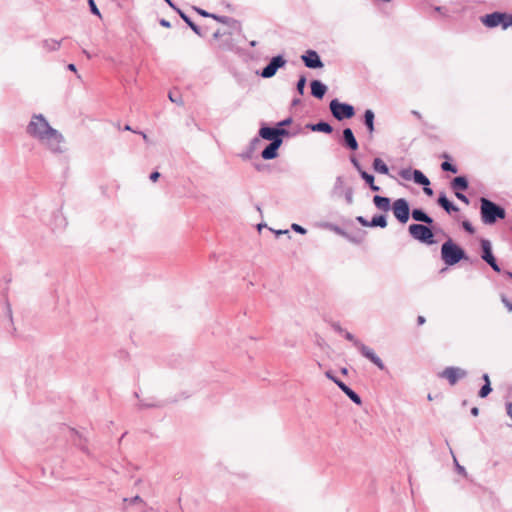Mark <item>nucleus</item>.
Segmentation results:
<instances>
[{
	"instance_id": "1",
	"label": "nucleus",
	"mask_w": 512,
	"mask_h": 512,
	"mask_svg": "<svg viewBox=\"0 0 512 512\" xmlns=\"http://www.w3.org/2000/svg\"><path fill=\"white\" fill-rule=\"evenodd\" d=\"M26 133L52 154H63L67 151L64 135L53 128L43 114L31 116Z\"/></svg>"
},
{
	"instance_id": "2",
	"label": "nucleus",
	"mask_w": 512,
	"mask_h": 512,
	"mask_svg": "<svg viewBox=\"0 0 512 512\" xmlns=\"http://www.w3.org/2000/svg\"><path fill=\"white\" fill-rule=\"evenodd\" d=\"M480 216L481 221L485 225H493L497 220H502L506 217V211L495 202L482 197L480 199Z\"/></svg>"
},
{
	"instance_id": "3",
	"label": "nucleus",
	"mask_w": 512,
	"mask_h": 512,
	"mask_svg": "<svg viewBox=\"0 0 512 512\" xmlns=\"http://www.w3.org/2000/svg\"><path fill=\"white\" fill-rule=\"evenodd\" d=\"M441 258L446 265L453 266L462 259H465L466 254L462 248L449 239L442 244Z\"/></svg>"
},
{
	"instance_id": "4",
	"label": "nucleus",
	"mask_w": 512,
	"mask_h": 512,
	"mask_svg": "<svg viewBox=\"0 0 512 512\" xmlns=\"http://www.w3.org/2000/svg\"><path fill=\"white\" fill-rule=\"evenodd\" d=\"M344 337L353 343V345L359 350V352L373 364H375L380 370L385 369L383 361L376 355V353L370 347L359 341L352 333L345 331Z\"/></svg>"
},
{
	"instance_id": "5",
	"label": "nucleus",
	"mask_w": 512,
	"mask_h": 512,
	"mask_svg": "<svg viewBox=\"0 0 512 512\" xmlns=\"http://www.w3.org/2000/svg\"><path fill=\"white\" fill-rule=\"evenodd\" d=\"M329 108L334 118L338 121L352 118L355 114V110L352 105L342 103L338 99H333L330 102Z\"/></svg>"
},
{
	"instance_id": "6",
	"label": "nucleus",
	"mask_w": 512,
	"mask_h": 512,
	"mask_svg": "<svg viewBox=\"0 0 512 512\" xmlns=\"http://www.w3.org/2000/svg\"><path fill=\"white\" fill-rule=\"evenodd\" d=\"M410 235L423 243L433 244V232L432 230L423 224H411L408 228Z\"/></svg>"
},
{
	"instance_id": "7",
	"label": "nucleus",
	"mask_w": 512,
	"mask_h": 512,
	"mask_svg": "<svg viewBox=\"0 0 512 512\" xmlns=\"http://www.w3.org/2000/svg\"><path fill=\"white\" fill-rule=\"evenodd\" d=\"M392 211L399 222L406 223L409 220L410 208L406 199L399 198L395 200L392 205Z\"/></svg>"
},
{
	"instance_id": "8",
	"label": "nucleus",
	"mask_w": 512,
	"mask_h": 512,
	"mask_svg": "<svg viewBox=\"0 0 512 512\" xmlns=\"http://www.w3.org/2000/svg\"><path fill=\"white\" fill-rule=\"evenodd\" d=\"M467 371L460 367H446L440 374V377L446 379L451 386H454L459 380L467 376Z\"/></svg>"
},
{
	"instance_id": "9",
	"label": "nucleus",
	"mask_w": 512,
	"mask_h": 512,
	"mask_svg": "<svg viewBox=\"0 0 512 512\" xmlns=\"http://www.w3.org/2000/svg\"><path fill=\"white\" fill-rule=\"evenodd\" d=\"M285 64H286V60L283 58V56H281V55L275 56L270 60L268 65L262 69L260 75L263 78H271L276 74L277 70L279 68L284 67Z\"/></svg>"
},
{
	"instance_id": "10",
	"label": "nucleus",
	"mask_w": 512,
	"mask_h": 512,
	"mask_svg": "<svg viewBox=\"0 0 512 512\" xmlns=\"http://www.w3.org/2000/svg\"><path fill=\"white\" fill-rule=\"evenodd\" d=\"M508 15L500 12H493L487 14L482 18V22L485 26L493 28L501 25L504 29V23L507 22Z\"/></svg>"
},
{
	"instance_id": "11",
	"label": "nucleus",
	"mask_w": 512,
	"mask_h": 512,
	"mask_svg": "<svg viewBox=\"0 0 512 512\" xmlns=\"http://www.w3.org/2000/svg\"><path fill=\"white\" fill-rule=\"evenodd\" d=\"M301 59L304 62L305 66L310 69H318L324 66L318 53L314 50H308L305 54L301 56Z\"/></svg>"
},
{
	"instance_id": "12",
	"label": "nucleus",
	"mask_w": 512,
	"mask_h": 512,
	"mask_svg": "<svg viewBox=\"0 0 512 512\" xmlns=\"http://www.w3.org/2000/svg\"><path fill=\"white\" fill-rule=\"evenodd\" d=\"M283 142H279L275 140L274 142H270V144L261 152V157L264 160H272L278 156V149L282 145Z\"/></svg>"
},
{
	"instance_id": "13",
	"label": "nucleus",
	"mask_w": 512,
	"mask_h": 512,
	"mask_svg": "<svg viewBox=\"0 0 512 512\" xmlns=\"http://www.w3.org/2000/svg\"><path fill=\"white\" fill-rule=\"evenodd\" d=\"M343 134V142L344 146L348 149L355 151L358 149V142L353 134V131L350 128H345L342 132Z\"/></svg>"
},
{
	"instance_id": "14",
	"label": "nucleus",
	"mask_w": 512,
	"mask_h": 512,
	"mask_svg": "<svg viewBox=\"0 0 512 512\" xmlns=\"http://www.w3.org/2000/svg\"><path fill=\"white\" fill-rule=\"evenodd\" d=\"M259 137L270 142H274L275 140L283 142L282 138H276L275 127H268L263 125L259 129Z\"/></svg>"
},
{
	"instance_id": "15",
	"label": "nucleus",
	"mask_w": 512,
	"mask_h": 512,
	"mask_svg": "<svg viewBox=\"0 0 512 512\" xmlns=\"http://www.w3.org/2000/svg\"><path fill=\"white\" fill-rule=\"evenodd\" d=\"M336 385L346 394V396L353 401L355 404L360 405L362 403L360 396L348 387L342 381H336Z\"/></svg>"
},
{
	"instance_id": "16",
	"label": "nucleus",
	"mask_w": 512,
	"mask_h": 512,
	"mask_svg": "<svg viewBox=\"0 0 512 512\" xmlns=\"http://www.w3.org/2000/svg\"><path fill=\"white\" fill-rule=\"evenodd\" d=\"M311 94L318 99L323 98L327 91V86L319 80H313L310 84Z\"/></svg>"
},
{
	"instance_id": "17",
	"label": "nucleus",
	"mask_w": 512,
	"mask_h": 512,
	"mask_svg": "<svg viewBox=\"0 0 512 512\" xmlns=\"http://www.w3.org/2000/svg\"><path fill=\"white\" fill-rule=\"evenodd\" d=\"M481 249H482L481 258L486 263L495 259V257L492 254V246H491V242L489 240H487V239L481 240Z\"/></svg>"
},
{
	"instance_id": "18",
	"label": "nucleus",
	"mask_w": 512,
	"mask_h": 512,
	"mask_svg": "<svg viewBox=\"0 0 512 512\" xmlns=\"http://www.w3.org/2000/svg\"><path fill=\"white\" fill-rule=\"evenodd\" d=\"M373 203L374 205L381 211L387 212L391 208V202L388 197L375 195L373 197Z\"/></svg>"
},
{
	"instance_id": "19",
	"label": "nucleus",
	"mask_w": 512,
	"mask_h": 512,
	"mask_svg": "<svg viewBox=\"0 0 512 512\" xmlns=\"http://www.w3.org/2000/svg\"><path fill=\"white\" fill-rule=\"evenodd\" d=\"M438 204L447 212H457L459 209L455 205H453L448 198L446 197L445 193H441L437 200Z\"/></svg>"
},
{
	"instance_id": "20",
	"label": "nucleus",
	"mask_w": 512,
	"mask_h": 512,
	"mask_svg": "<svg viewBox=\"0 0 512 512\" xmlns=\"http://www.w3.org/2000/svg\"><path fill=\"white\" fill-rule=\"evenodd\" d=\"M411 215L415 221L423 222L428 225L433 223V219L429 215H427L422 209H413Z\"/></svg>"
},
{
	"instance_id": "21",
	"label": "nucleus",
	"mask_w": 512,
	"mask_h": 512,
	"mask_svg": "<svg viewBox=\"0 0 512 512\" xmlns=\"http://www.w3.org/2000/svg\"><path fill=\"white\" fill-rule=\"evenodd\" d=\"M307 128L314 132H323L330 134L333 131L332 126L327 122H318L316 124H308Z\"/></svg>"
},
{
	"instance_id": "22",
	"label": "nucleus",
	"mask_w": 512,
	"mask_h": 512,
	"mask_svg": "<svg viewBox=\"0 0 512 512\" xmlns=\"http://www.w3.org/2000/svg\"><path fill=\"white\" fill-rule=\"evenodd\" d=\"M374 118V112L370 109H367L364 113V124L370 134H373L374 132Z\"/></svg>"
},
{
	"instance_id": "23",
	"label": "nucleus",
	"mask_w": 512,
	"mask_h": 512,
	"mask_svg": "<svg viewBox=\"0 0 512 512\" xmlns=\"http://www.w3.org/2000/svg\"><path fill=\"white\" fill-rule=\"evenodd\" d=\"M451 187L454 190H466L468 188V181L463 176L455 177L451 182Z\"/></svg>"
},
{
	"instance_id": "24",
	"label": "nucleus",
	"mask_w": 512,
	"mask_h": 512,
	"mask_svg": "<svg viewBox=\"0 0 512 512\" xmlns=\"http://www.w3.org/2000/svg\"><path fill=\"white\" fill-rule=\"evenodd\" d=\"M413 180L415 183L423 186H429L430 181L429 179L420 171V170H413Z\"/></svg>"
},
{
	"instance_id": "25",
	"label": "nucleus",
	"mask_w": 512,
	"mask_h": 512,
	"mask_svg": "<svg viewBox=\"0 0 512 512\" xmlns=\"http://www.w3.org/2000/svg\"><path fill=\"white\" fill-rule=\"evenodd\" d=\"M372 165H373V169L376 172H378V173H381V174H388L389 173L388 166L380 158H375L373 160V164Z\"/></svg>"
},
{
	"instance_id": "26",
	"label": "nucleus",
	"mask_w": 512,
	"mask_h": 512,
	"mask_svg": "<svg viewBox=\"0 0 512 512\" xmlns=\"http://www.w3.org/2000/svg\"><path fill=\"white\" fill-rule=\"evenodd\" d=\"M261 143L260 137H254L251 139L248 147V151L244 154H242L243 159H249L252 155V153L257 149L258 145Z\"/></svg>"
},
{
	"instance_id": "27",
	"label": "nucleus",
	"mask_w": 512,
	"mask_h": 512,
	"mask_svg": "<svg viewBox=\"0 0 512 512\" xmlns=\"http://www.w3.org/2000/svg\"><path fill=\"white\" fill-rule=\"evenodd\" d=\"M43 48L47 51H56L61 46V41L56 39H46L42 43Z\"/></svg>"
},
{
	"instance_id": "28",
	"label": "nucleus",
	"mask_w": 512,
	"mask_h": 512,
	"mask_svg": "<svg viewBox=\"0 0 512 512\" xmlns=\"http://www.w3.org/2000/svg\"><path fill=\"white\" fill-rule=\"evenodd\" d=\"M177 13L197 35H201L200 28L183 11L177 9Z\"/></svg>"
},
{
	"instance_id": "29",
	"label": "nucleus",
	"mask_w": 512,
	"mask_h": 512,
	"mask_svg": "<svg viewBox=\"0 0 512 512\" xmlns=\"http://www.w3.org/2000/svg\"><path fill=\"white\" fill-rule=\"evenodd\" d=\"M370 227H381L385 228L387 226V219L385 215H377L372 218L369 222Z\"/></svg>"
},
{
	"instance_id": "30",
	"label": "nucleus",
	"mask_w": 512,
	"mask_h": 512,
	"mask_svg": "<svg viewBox=\"0 0 512 512\" xmlns=\"http://www.w3.org/2000/svg\"><path fill=\"white\" fill-rule=\"evenodd\" d=\"M306 77L304 75H301L298 79V82L296 84V89L299 92V94L303 95L306 85Z\"/></svg>"
},
{
	"instance_id": "31",
	"label": "nucleus",
	"mask_w": 512,
	"mask_h": 512,
	"mask_svg": "<svg viewBox=\"0 0 512 512\" xmlns=\"http://www.w3.org/2000/svg\"><path fill=\"white\" fill-rule=\"evenodd\" d=\"M359 174L368 185H372L374 183V176L372 174H369L364 170H361Z\"/></svg>"
},
{
	"instance_id": "32",
	"label": "nucleus",
	"mask_w": 512,
	"mask_h": 512,
	"mask_svg": "<svg viewBox=\"0 0 512 512\" xmlns=\"http://www.w3.org/2000/svg\"><path fill=\"white\" fill-rule=\"evenodd\" d=\"M491 391H492L491 383L484 384L481 387V389L479 390V396L481 398H485V397H487L490 394Z\"/></svg>"
},
{
	"instance_id": "33",
	"label": "nucleus",
	"mask_w": 512,
	"mask_h": 512,
	"mask_svg": "<svg viewBox=\"0 0 512 512\" xmlns=\"http://www.w3.org/2000/svg\"><path fill=\"white\" fill-rule=\"evenodd\" d=\"M399 175L402 179L409 181L413 178V170L402 169V170H400Z\"/></svg>"
},
{
	"instance_id": "34",
	"label": "nucleus",
	"mask_w": 512,
	"mask_h": 512,
	"mask_svg": "<svg viewBox=\"0 0 512 512\" xmlns=\"http://www.w3.org/2000/svg\"><path fill=\"white\" fill-rule=\"evenodd\" d=\"M441 168H442L443 171H448V172H452V173H456L457 172V168L453 164L448 162V161H444L441 164Z\"/></svg>"
},
{
	"instance_id": "35",
	"label": "nucleus",
	"mask_w": 512,
	"mask_h": 512,
	"mask_svg": "<svg viewBox=\"0 0 512 512\" xmlns=\"http://www.w3.org/2000/svg\"><path fill=\"white\" fill-rule=\"evenodd\" d=\"M211 18H213L223 24H229V22L231 21V19L227 16H219V15H215V14L211 15Z\"/></svg>"
},
{
	"instance_id": "36",
	"label": "nucleus",
	"mask_w": 512,
	"mask_h": 512,
	"mask_svg": "<svg viewBox=\"0 0 512 512\" xmlns=\"http://www.w3.org/2000/svg\"><path fill=\"white\" fill-rule=\"evenodd\" d=\"M291 229L293 231H295L296 233H299V234H302V235L306 234V232H307V230L304 227H302L301 225L296 224V223H293L291 225Z\"/></svg>"
},
{
	"instance_id": "37",
	"label": "nucleus",
	"mask_w": 512,
	"mask_h": 512,
	"mask_svg": "<svg viewBox=\"0 0 512 512\" xmlns=\"http://www.w3.org/2000/svg\"><path fill=\"white\" fill-rule=\"evenodd\" d=\"M276 138H282V136H288L289 132L281 127H275Z\"/></svg>"
},
{
	"instance_id": "38",
	"label": "nucleus",
	"mask_w": 512,
	"mask_h": 512,
	"mask_svg": "<svg viewBox=\"0 0 512 512\" xmlns=\"http://www.w3.org/2000/svg\"><path fill=\"white\" fill-rule=\"evenodd\" d=\"M453 459H454V463H455V466H456V470L458 473L462 474L463 476H467V472H466V469L465 467H463L462 465H460L456 459L455 456H453Z\"/></svg>"
},
{
	"instance_id": "39",
	"label": "nucleus",
	"mask_w": 512,
	"mask_h": 512,
	"mask_svg": "<svg viewBox=\"0 0 512 512\" xmlns=\"http://www.w3.org/2000/svg\"><path fill=\"white\" fill-rule=\"evenodd\" d=\"M89 2V6H90V10L91 12L94 14V15H97V16H100V11L99 9L97 8L94 0H88Z\"/></svg>"
},
{
	"instance_id": "40",
	"label": "nucleus",
	"mask_w": 512,
	"mask_h": 512,
	"mask_svg": "<svg viewBox=\"0 0 512 512\" xmlns=\"http://www.w3.org/2000/svg\"><path fill=\"white\" fill-rule=\"evenodd\" d=\"M345 199L348 204L353 203V190L351 188H348L345 192Z\"/></svg>"
},
{
	"instance_id": "41",
	"label": "nucleus",
	"mask_w": 512,
	"mask_h": 512,
	"mask_svg": "<svg viewBox=\"0 0 512 512\" xmlns=\"http://www.w3.org/2000/svg\"><path fill=\"white\" fill-rule=\"evenodd\" d=\"M350 161H351L352 165L354 166V168L358 171V173H359L361 170H363V169H362L361 164H360V163H359V161L356 159V157L351 156V157H350Z\"/></svg>"
},
{
	"instance_id": "42",
	"label": "nucleus",
	"mask_w": 512,
	"mask_h": 512,
	"mask_svg": "<svg viewBox=\"0 0 512 512\" xmlns=\"http://www.w3.org/2000/svg\"><path fill=\"white\" fill-rule=\"evenodd\" d=\"M462 226H463V228H464L468 233H470V234H473V233L475 232V230H474L473 226H472V225H471V223H470V222H468V221H464V222L462 223Z\"/></svg>"
},
{
	"instance_id": "43",
	"label": "nucleus",
	"mask_w": 512,
	"mask_h": 512,
	"mask_svg": "<svg viewBox=\"0 0 512 512\" xmlns=\"http://www.w3.org/2000/svg\"><path fill=\"white\" fill-rule=\"evenodd\" d=\"M455 196H456L459 200H461L462 202H464L466 205H468V204H469V199H468V198H467L463 193H461V192H459V191H456V192H455Z\"/></svg>"
},
{
	"instance_id": "44",
	"label": "nucleus",
	"mask_w": 512,
	"mask_h": 512,
	"mask_svg": "<svg viewBox=\"0 0 512 512\" xmlns=\"http://www.w3.org/2000/svg\"><path fill=\"white\" fill-rule=\"evenodd\" d=\"M356 220H357V222H358V223H360L362 226H364V227H370V224H369V222H370V221H368L367 219H365L363 216H357V217H356Z\"/></svg>"
},
{
	"instance_id": "45",
	"label": "nucleus",
	"mask_w": 512,
	"mask_h": 512,
	"mask_svg": "<svg viewBox=\"0 0 512 512\" xmlns=\"http://www.w3.org/2000/svg\"><path fill=\"white\" fill-rule=\"evenodd\" d=\"M57 220L59 221V224L57 225V228H62L66 226V220L64 217H62L61 214L56 215Z\"/></svg>"
},
{
	"instance_id": "46",
	"label": "nucleus",
	"mask_w": 512,
	"mask_h": 512,
	"mask_svg": "<svg viewBox=\"0 0 512 512\" xmlns=\"http://www.w3.org/2000/svg\"><path fill=\"white\" fill-rule=\"evenodd\" d=\"M292 123V118H286L280 122L277 123V127L283 128L284 126H288Z\"/></svg>"
},
{
	"instance_id": "47",
	"label": "nucleus",
	"mask_w": 512,
	"mask_h": 512,
	"mask_svg": "<svg viewBox=\"0 0 512 512\" xmlns=\"http://www.w3.org/2000/svg\"><path fill=\"white\" fill-rule=\"evenodd\" d=\"M502 302L505 305V307L508 309V311L512 312V302L509 301L506 297H502Z\"/></svg>"
},
{
	"instance_id": "48",
	"label": "nucleus",
	"mask_w": 512,
	"mask_h": 512,
	"mask_svg": "<svg viewBox=\"0 0 512 512\" xmlns=\"http://www.w3.org/2000/svg\"><path fill=\"white\" fill-rule=\"evenodd\" d=\"M487 264H489L494 271L500 272V267L497 264L496 259H493L492 261H489Z\"/></svg>"
},
{
	"instance_id": "49",
	"label": "nucleus",
	"mask_w": 512,
	"mask_h": 512,
	"mask_svg": "<svg viewBox=\"0 0 512 512\" xmlns=\"http://www.w3.org/2000/svg\"><path fill=\"white\" fill-rule=\"evenodd\" d=\"M194 9L196 10V12H197L198 14H200V15H201V16H203V17H211V15H213L212 13H209V12H207V11L203 10V9H200V8H196V7H195Z\"/></svg>"
},
{
	"instance_id": "50",
	"label": "nucleus",
	"mask_w": 512,
	"mask_h": 512,
	"mask_svg": "<svg viewBox=\"0 0 512 512\" xmlns=\"http://www.w3.org/2000/svg\"><path fill=\"white\" fill-rule=\"evenodd\" d=\"M169 99H170L172 102L177 103V104H179V105H182V104H183V102H182L181 98H176V97H174L173 93H169Z\"/></svg>"
},
{
	"instance_id": "51",
	"label": "nucleus",
	"mask_w": 512,
	"mask_h": 512,
	"mask_svg": "<svg viewBox=\"0 0 512 512\" xmlns=\"http://www.w3.org/2000/svg\"><path fill=\"white\" fill-rule=\"evenodd\" d=\"M326 377L330 380H332L335 384H336V381H340L338 378H336L331 371H327L325 373Z\"/></svg>"
},
{
	"instance_id": "52",
	"label": "nucleus",
	"mask_w": 512,
	"mask_h": 512,
	"mask_svg": "<svg viewBox=\"0 0 512 512\" xmlns=\"http://www.w3.org/2000/svg\"><path fill=\"white\" fill-rule=\"evenodd\" d=\"M510 26L512 27V15H508L507 22L504 23V30Z\"/></svg>"
},
{
	"instance_id": "53",
	"label": "nucleus",
	"mask_w": 512,
	"mask_h": 512,
	"mask_svg": "<svg viewBox=\"0 0 512 512\" xmlns=\"http://www.w3.org/2000/svg\"><path fill=\"white\" fill-rule=\"evenodd\" d=\"M159 177H160V173H159V172H157V171L152 172V173L150 174V179H151L152 181H156Z\"/></svg>"
},
{
	"instance_id": "54",
	"label": "nucleus",
	"mask_w": 512,
	"mask_h": 512,
	"mask_svg": "<svg viewBox=\"0 0 512 512\" xmlns=\"http://www.w3.org/2000/svg\"><path fill=\"white\" fill-rule=\"evenodd\" d=\"M423 191L428 196H431L433 194V190L429 186H424Z\"/></svg>"
},
{
	"instance_id": "55",
	"label": "nucleus",
	"mask_w": 512,
	"mask_h": 512,
	"mask_svg": "<svg viewBox=\"0 0 512 512\" xmlns=\"http://www.w3.org/2000/svg\"><path fill=\"white\" fill-rule=\"evenodd\" d=\"M160 25L163 26V27H166V28H169L171 26L170 22L166 19H161L160 20Z\"/></svg>"
},
{
	"instance_id": "56",
	"label": "nucleus",
	"mask_w": 512,
	"mask_h": 512,
	"mask_svg": "<svg viewBox=\"0 0 512 512\" xmlns=\"http://www.w3.org/2000/svg\"><path fill=\"white\" fill-rule=\"evenodd\" d=\"M507 414L512 420V402L507 405Z\"/></svg>"
},
{
	"instance_id": "57",
	"label": "nucleus",
	"mask_w": 512,
	"mask_h": 512,
	"mask_svg": "<svg viewBox=\"0 0 512 512\" xmlns=\"http://www.w3.org/2000/svg\"><path fill=\"white\" fill-rule=\"evenodd\" d=\"M425 321H426V319H425V317H424V316H418V317H417V322H418V324H419V325L424 324V323H425Z\"/></svg>"
},
{
	"instance_id": "58",
	"label": "nucleus",
	"mask_w": 512,
	"mask_h": 512,
	"mask_svg": "<svg viewBox=\"0 0 512 512\" xmlns=\"http://www.w3.org/2000/svg\"><path fill=\"white\" fill-rule=\"evenodd\" d=\"M369 187H370V189H371L372 191H375V192L380 191V187H379V186H377V185H375V183H373L372 185H369Z\"/></svg>"
},
{
	"instance_id": "59",
	"label": "nucleus",
	"mask_w": 512,
	"mask_h": 512,
	"mask_svg": "<svg viewBox=\"0 0 512 512\" xmlns=\"http://www.w3.org/2000/svg\"><path fill=\"white\" fill-rule=\"evenodd\" d=\"M471 414H472L473 416H478V415H479V409H478L477 407H473V408L471 409Z\"/></svg>"
},
{
	"instance_id": "60",
	"label": "nucleus",
	"mask_w": 512,
	"mask_h": 512,
	"mask_svg": "<svg viewBox=\"0 0 512 512\" xmlns=\"http://www.w3.org/2000/svg\"><path fill=\"white\" fill-rule=\"evenodd\" d=\"M171 8L177 11V7L173 4L171 0H164Z\"/></svg>"
},
{
	"instance_id": "61",
	"label": "nucleus",
	"mask_w": 512,
	"mask_h": 512,
	"mask_svg": "<svg viewBox=\"0 0 512 512\" xmlns=\"http://www.w3.org/2000/svg\"><path fill=\"white\" fill-rule=\"evenodd\" d=\"M333 230L335 232H337L338 234H340V235H345V233L339 227H337V226H334Z\"/></svg>"
},
{
	"instance_id": "62",
	"label": "nucleus",
	"mask_w": 512,
	"mask_h": 512,
	"mask_svg": "<svg viewBox=\"0 0 512 512\" xmlns=\"http://www.w3.org/2000/svg\"><path fill=\"white\" fill-rule=\"evenodd\" d=\"M482 378H483V380L485 381V384L490 383V379H489L488 374H483Z\"/></svg>"
},
{
	"instance_id": "63",
	"label": "nucleus",
	"mask_w": 512,
	"mask_h": 512,
	"mask_svg": "<svg viewBox=\"0 0 512 512\" xmlns=\"http://www.w3.org/2000/svg\"><path fill=\"white\" fill-rule=\"evenodd\" d=\"M283 234H289L288 230H278L276 231V235H283Z\"/></svg>"
},
{
	"instance_id": "64",
	"label": "nucleus",
	"mask_w": 512,
	"mask_h": 512,
	"mask_svg": "<svg viewBox=\"0 0 512 512\" xmlns=\"http://www.w3.org/2000/svg\"><path fill=\"white\" fill-rule=\"evenodd\" d=\"M67 68L70 70V71H73V72H76V66L74 64H69L67 66Z\"/></svg>"
}]
</instances>
